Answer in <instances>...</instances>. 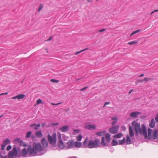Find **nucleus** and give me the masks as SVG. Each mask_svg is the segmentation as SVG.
<instances>
[{
    "label": "nucleus",
    "mask_w": 158,
    "mask_h": 158,
    "mask_svg": "<svg viewBox=\"0 0 158 158\" xmlns=\"http://www.w3.org/2000/svg\"><path fill=\"white\" fill-rule=\"evenodd\" d=\"M126 143L128 144H131L132 141L128 135L127 136V139L126 140Z\"/></svg>",
    "instance_id": "5701e85b"
},
{
    "label": "nucleus",
    "mask_w": 158,
    "mask_h": 158,
    "mask_svg": "<svg viewBox=\"0 0 158 158\" xmlns=\"http://www.w3.org/2000/svg\"><path fill=\"white\" fill-rule=\"evenodd\" d=\"M110 103V102H105V104L106 105H108Z\"/></svg>",
    "instance_id": "680f3d73"
},
{
    "label": "nucleus",
    "mask_w": 158,
    "mask_h": 158,
    "mask_svg": "<svg viewBox=\"0 0 158 158\" xmlns=\"http://www.w3.org/2000/svg\"><path fill=\"white\" fill-rule=\"evenodd\" d=\"M58 139H61V135L60 133L58 134Z\"/></svg>",
    "instance_id": "de8ad7c7"
},
{
    "label": "nucleus",
    "mask_w": 158,
    "mask_h": 158,
    "mask_svg": "<svg viewBox=\"0 0 158 158\" xmlns=\"http://www.w3.org/2000/svg\"><path fill=\"white\" fill-rule=\"evenodd\" d=\"M48 139L49 143L52 145H54L56 143V133H53L52 135L50 134L48 135Z\"/></svg>",
    "instance_id": "39448f33"
},
{
    "label": "nucleus",
    "mask_w": 158,
    "mask_h": 158,
    "mask_svg": "<svg viewBox=\"0 0 158 158\" xmlns=\"http://www.w3.org/2000/svg\"><path fill=\"white\" fill-rule=\"evenodd\" d=\"M155 122L154 118H152L149 123V126L151 128H153L155 126Z\"/></svg>",
    "instance_id": "a211bd4d"
},
{
    "label": "nucleus",
    "mask_w": 158,
    "mask_h": 158,
    "mask_svg": "<svg viewBox=\"0 0 158 158\" xmlns=\"http://www.w3.org/2000/svg\"><path fill=\"white\" fill-rule=\"evenodd\" d=\"M43 7V6L42 4H40L39 6V9L38 10V11L40 12L41 9H42V8Z\"/></svg>",
    "instance_id": "e433bc0d"
},
{
    "label": "nucleus",
    "mask_w": 158,
    "mask_h": 158,
    "mask_svg": "<svg viewBox=\"0 0 158 158\" xmlns=\"http://www.w3.org/2000/svg\"><path fill=\"white\" fill-rule=\"evenodd\" d=\"M143 76H144V74H142L139 76V77H143Z\"/></svg>",
    "instance_id": "0e129e2a"
},
{
    "label": "nucleus",
    "mask_w": 158,
    "mask_h": 158,
    "mask_svg": "<svg viewBox=\"0 0 158 158\" xmlns=\"http://www.w3.org/2000/svg\"><path fill=\"white\" fill-rule=\"evenodd\" d=\"M28 155L31 156H35L38 155L37 154L39 152H40L44 150L41 143H34L33 144V147L29 145L28 147Z\"/></svg>",
    "instance_id": "f257e3e1"
},
{
    "label": "nucleus",
    "mask_w": 158,
    "mask_h": 158,
    "mask_svg": "<svg viewBox=\"0 0 158 158\" xmlns=\"http://www.w3.org/2000/svg\"><path fill=\"white\" fill-rule=\"evenodd\" d=\"M133 91V89H131V90L129 91V94H131V92H132Z\"/></svg>",
    "instance_id": "052dcab7"
},
{
    "label": "nucleus",
    "mask_w": 158,
    "mask_h": 158,
    "mask_svg": "<svg viewBox=\"0 0 158 158\" xmlns=\"http://www.w3.org/2000/svg\"><path fill=\"white\" fill-rule=\"evenodd\" d=\"M2 155L1 153H0V158H2Z\"/></svg>",
    "instance_id": "338daca9"
},
{
    "label": "nucleus",
    "mask_w": 158,
    "mask_h": 158,
    "mask_svg": "<svg viewBox=\"0 0 158 158\" xmlns=\"http://www.w3.org/2000/svg\"><path fill=\"white\" fill-rule=\"evenodd\" d=\"M138 42L137 41H134L128 43V44L130 45H133L137 44Z\"/></svg>",
    "instance_id": "7c9ffc66"
},
{
    "label": "nucleus",
    "mask_w": 158,
    "mask_h": 158,
    "mask_svg": "<svg viewBox=\"0 0 158 158\" xmlns=\"http://www.w3.org/2000/svg\"><path fill=\"white\" fill-rule=\"evenodd\" d=\"M32 133V132L31 131H29L26 134V138H28L30 137L31 134Z\"/></svg>",
    "instance_id": "72a5a7b5"
},
{
    "label": "nucleus",
    "mask_w": 158,
    "mask_h": 158,
    "mask_svg": "<svg viewBox=\"0 0 158 158\" xmlns=\"http://www.w3.org/2000/svg\"><path fill=\"white\" fill-rule=\"evenodd\" d=\"M116 122H117V121H114L112 122V125H113V126L115 124V123H116Z\"/></svg>",
    "instance_id": "864d4df0"
},
{
    "label": "nucleus",
    "mask_w": 158,
    "mask_h": 158,
    "mask_svg": "<svg viewBox=\"0 0 158 158\" xmlns=\"http://www.w3.org/2000/svg\"><path fill=\"white\" fill-rule=\"evenodd\" d=\"M89 49V48H87L84 49H83L80 51H78V52H76L75 53V54L76 55H77L81 53L82 52H83L85 50H88Z\"/></svg>",
    "instance_id": "2f4dec72"
},
{
    "label": "nucleus",
    "mask_w": 158,
    "mask_h": 158,
    "mask_svg": "<svg viewBox=\"0 0 158 158\" xmlns=\"http://www.w3.org/2000/svg\"><path fill=\"white\" fill-rule=\"evenodd\" d=\"M67 158H77V157L75 156H73L69 157Z\"/></svg>",
    "instance_id": "4d7b16f0"
},
{
    "label": "nucleus",
    "mask_w": 158,
    "mask_h": 158,
    "mask_svg": "<svg viewBox=\"0 0 158 158\" xmlns=\"http://www.w3.org/2000/svg\"><path fill=\"white\" fill-rule=\"evenodd\" d=\"M59 124L58 123H52V125L54 126H56L58 125Z\"/></svg>",
    "instance_id": "8fccbe9b"
},
{
    "label": "nucleus",
    "mask_w": 158,
    "mask_h": 158,
    "mask_svg": "<svg viewBox=\"0 0 158 158\" xmlns=\"http://www.w3.org/2000/svg\"><path fill=\"white\" fill-rule=\"evenodd\" d=\"M6 145H5L4 144H2L1 145V150H3L4 149Z\"/></svg>",
    "instance_id": "a18cd8bd"
},
{
    "label": "nucleus",
    "mask_w": 158,
    "mask_h": 158,
    "mask_svg": "<svg viewBox=\"0 0 158 158\" xmlns=\"http://www.w3.org/2000/svg\"><path fill=\"white\" fill-rule=\"evenodd\" d=\"M111 119L114 121H117V118L116 116H114L111 118Z\"/></svg>",
    "instance_id": "37998d69"
},
{
    "label": "nucleus",
    "mask_w": 158,
    "mask_h": 158,
    "mask_svg": "<svg viewBox=\"0 0 158 158\" xmlns=\"http://www.w3.org/2000/svg\"><path fill=\"white\" fill-rule=\"evenodd\" d=\"M87 1L88 2H93V0H87Z\"/></svg>",
    "instance_id": "bf43d9fd"
},
{
    "label": "nucleus",
    "mask_w": 158,
    "mask_h": 158,
    "mask_svg": "<svg viewBox=\"0 0 158 158\" xmlns=\"http://www.w3.org/2000/svg\"><path fill=\"white\" fill-rule=\"evenodd\" d=\"M140 114V112H134L131 113L130 114V116L132 117H137L138 115Z\"/></svg>",
    "instance_id": "2eb2a0df"
},
{
    "label": "nucleus",
    "mask_w": 158,
    "mask_h": 158,
    "mask_svg": "<svg viewBox=\"0 0 158 158\" xmlns=\"http://www.w3.org/2000/svg\"><path fill=\"white\" fill-rule=\"evenodd\" d=\"M60 130L63 132H65L69 130V126H63L60 128Z\"/></svg>",
    "instance_id": "1a4fd4ad"
},
{
    "label": "nucleus",
    "mask_w": 158,
    "mask_h": 158,
    "mask_svg": "<svg viewBox=\"0 0 158 158\" xmlns=\"http://www.w3.org/2000/svg\"><path fill=\"white\" fill-rule=\"evenodd\" d=\"M118 125H116L110 127L109 130V132L112 134L116 133L118 131Z\"/></svg>",
    "instance_id": "423d86ee"
},
{
    "label": "nucleus",
    "mask_w": 158,
    "mask_h": 158,
    "mask_svg": "<svg viewBox=\"0 0 158 158\" xmlns=\"http://www.w3.org/2000/svg\"><path fill=\"white\" fill-rule=\"evenodd\" d=\"M18 155V151L15 146L14 147L12 151L9 152L8 156H6L4 157L2 156V158H14Z\"/></svg>",
    "instance_id": "20e7f679"
},
{
    "label": "nucleus",
    "mask_w": 158,
    "mask_h": 158,
    "mask_svg": "<svg viewBox=\"0 0 158 158\" xmlns=\"http://www.w3.org/2000/svg\"><path fill=\"white\" fill-rule=\"evenodd\" d=\"M85 128L89 130L95 129L96 128V126L95 125H89L85 126Z\"/></svg>",
    "instance_id": "ddd939ff"
},
{
    "label": "nucleus",
    "mask_w": 158,
    "mask_h": 158,
    "mask_svg": "<svg viewBox=\"0 0 158 158\" xmlns=\"http://www.w3.org/2000/svg\"><path fill=\"white\" fill-rule=\"evenodd\" d=\"M111 144L112 146H115L118 145V143L117 140L114 139L112 140Z\"/></svg>",
    "instance_id": "a878e982"
},
{
    "label": "nucleus",
    "mask_w": 158,
    "mask_h": 158,
    "mask_svg": "<svg viewBox=\"0 0 158 158\" xmlns=\"http://www.w3.org/2000/svg\"><path fill=\"white\" fill-rule=\"evenodd\" d=\"M155 12L154 11V10H153V11H152L151 13H150V15H152L154 13H155Z\"/></svg>",
    "instance_id": "e2e57ef3"
},
{
    "label": "nucleus",
    "mask_w": 158,
    "mask_h": 158,
    "mask_svg": "<svg viewBox=\"0 0 158 158\" xmlns=\"http://www.w3.org/2000/svg\"><path fill=\"white\" fill-rule=\"evenodd\" d=\"M50 81L54 83H58L59 82L58 80L54 79H51Z\"/></svg>",
    "instance_id": "4c0bfd02"
},
{
    "label": "nucleus",
    "mask_w": 158,
    "mask_h": 158,
    "mask_svg": "<svg viewBox=\"0 0 158 158\" xmlns=\"http://www.w3.org/2000/svg\"><path fill=\"white\" fill-rule=\"evenodd\" d=\"M101 144L103 146H107L108 145L107 144L106 142L105 141V137H102L101 139Z\"/></svg>",
    "instance_id": "aec40b11"
},
{
    "label": "nucleus",
    "mask_w": 158,
    "mask_h": 158,
    "mask_svg": "<svg viewBox=\"0 0 158 158\" xmlns=\"http://www.w3.org/2000/svg\"><path fill=\"white\" fill-rule=\"evenodd\" d=\"M105 138L106 141L108 142H110V135L108 133L105 134Z\"/></svg>",
    "instance_id": "6ab92c4d"
},
{
    "label": "nucleus",
    "mask_w": 158,
    "mask_h": 158,
    "mask_svg": "<svg viewBox=\"0 0 158 158\" xmlns=\"http://www.w3.org/2000/svg\"><path fill=\"white\" fill-rule=\"evenodd\" d=\"M157 136L158 141V129L154 130L152 136V138L153 139H156L157 138Z\"/></svg>",
    "instance_id": "9d476101"
},
{
    "label": "nucleus",
    "mask_w": 158,
    "mask_h": 158,
    "mask_svg": "<svg viewBox=\"0 0 158 158\" xmlns=\"http://www.w3.org/2000/svg\"><path fill=\"white\" fill-rule=\"evenodd\" d=\"M42 144L44 148H47L48 145V142L45 138H43L41 139Z\"/></svg>",
    "instance_id": "6e6552de"
},
{
    "label": "nucleus",
    "mask_w": 158,
    "mask_h": 158,
    "mask_svg": "<svg viewBox=\"0 0 158 158\" xmlns=\"http://www.w3.org/2000/svg\"><path fill=\"white\" fill-rule=\"evenodd\" d=\"M118 142L119 144L122 145L125 142V138L124 137L122 140H119Z\"/></svg>",
    "instance_id": "c756f323"
},
{
    "label": "nucleus",
    "mask_w": 158,
    "mask_h": 158,
    "mask_svg": "<svg viewBox=\"0 0 158 158\" xmlns=\"http://www.w3.org/2000/svg\"><path fill=\"white\" fill-rule=\"evenodd\" d=\"M81 145V143L76 141L75 143V144H74V146L76 148H79L80 147Z\"/></svg>",
    "instance_id": "393cba45"
},
{
    "label": "nucleus",
    "mask_w": 158,
    "mask_h": 158,
    "mask_svg": "<svg viewBox=\"0 0 158 158\" xmlns=\"http://www.w3.org/2000/svg\"><path fill=\"white\" fill-rule=\"evenodd\" d=\"M129 134L131 137H132L134 136V133L133 130L132 128V127L131 126H129Z\"/></svg>",
    "instance_id": "4be33fe9"
},
{
    "label": "nucleus",
    "mask_w": 158,
    "mask_h": 158,
    "mask_svg": "<svg viewBox=\"0 0 158 158\" xmlns=\"http://www.w3.org/2000/svg\"><path fill=\"white\" fill-rule=\"evenodd\" d=\"M105 132L106 131H105L98 132L96 133V135L98 136H103L104 135Z\"/></svg>",
    "instance_id": "412c9836"
},
{
    "label": "nucleus",
    "mask_w": 158,
    "mask_h": 158,
    "mask_svg": "<svg viewBox=\"0 0 158 158\" xmlns=\"http://www.w3.org/2000/svg\"><path fill=\"white\" fill-rule=\"evenodd\" d=\"M62 103V102H59L56 104H55V103L52 102L51 103V104L52 105H58L60 104H61Z\"/></svg>",
    "instance_id": "a19ab883"
},
{
    "label": "nucleus",
    "mask_w": 158,
    "mask_h": 158,
    "mask_svg": "<svg viewBox=\"0 0 158 158\" xmlns=\"http://www.w3.org/2000/svg\"><path fill=\"white\" fill-rule=\"evenodd\" d=\"M74 132L75 133H78L79 132H80V131L79 130H74Z\"/></svg>",
    "instance_id": "603ef678"
},
{
    "label": "nucleus",
    "mask_w": 158,
    "mask_h": 158,
    "mask_svg": "<svg viewBox=\"0 0 158 158\" xmlns=\"http://www.w3.org/2000/svg\"><path fill=\"white\" fill-rule=\"evenodd\" d=\"M58 145L59 147L60 148H63L65 147V145L64 144L62 139H59L58 141Z\"/></svg>",
    "instance_id": "4468645a"
},
{
    "label": "nucleus",
    "mask_w": 158,
    "mask_h": 158,
    "mask_svg": "<svg viewBox=\"0 0 158 158\" xmlns=\"http://www.w3.org/2000/svg\"><path fill=\"white\" fill-rule=\"evenodd\" d=\"M46 123H41V126L43 128H44L45 126L46 125Z\"/></svg>",
    "instance_id": "09e8293b"
},
{
    "label": "nucleus",
    "mask_w": 158,
    "mask_h": 158,
    "mask_svg": "<svg viewBox=\"0 0 158 158\" xmlns=\"http://www.w3.org/2000/svg\"><path fill=\"white\" fill-rule=\"evenodd\" d=\"M40 127V124L36 125L35 123L31 124L30 125V127H34V129L35 130H37Z\"/></svg>",
    "instance_id": "9b49d317"
},
{
    "label": "nucleus",
    "mask_w": 158,
    "mask_h": 158,
    "mask_svg": "<svg viewBox=\"0 0 158 158\" xmlns=\"http://www.w3.org/2000/svg\"><path fill=\"white\" fill-rule=\"evenodd\" d=\"M10 139H9L8 138H6L3 141L4 144L5 145H6L10 143Z\"/></svg>",
    "instance_id": "c85d7f7f"
},
{
    "label": "nucleus",
    "mask_w": 158,
    "mask_h": 158,
    "mask_svg": "<svg viewBox=\"0 0 158 158\" xmlns=\"http://www.w3.org/2000/svg\"><path fill=\"white\" fill-rule=\"evenodd\" d=\"M52 36H50L48 39V40L49 41L51 40L52 39Z\"/></svg>",
    "instance_id": "6e6d98bb"
},
{
    "label": "nucleus",
    "mask_w": 158,
    "mask_h": 158,
    "mask_svg": "<svg viewBox=\"0 0 158 158\" xmlns=\"http://www.w3.org/2000/svg\"><path fill=\"white\" fill-rule=\"evenodd\" d=\"M137 81L138 82H142L143 81V80H141V79H138L137 80Z\"/></svg>",
    "instance_id": "5fc2aeb1"
},
{
    "label": "nucleus",
    "mask_w": 158,
    "mask_h": 158,
    "mask_svg": "<svg viewBox=\"0 0 158 158\" xmlns=\"http://www.w3.org/2000/svg\"><path fill=\"white\" fill-rule=\"evenodd\" d=\"M19 143L20 146H23L24 147H26L28 145L27 144L25 143L24 142H23L22 140H21L20 141Z\"/></svg>",
    "instance_id": "bb28decb"
},
{
    "label": "nucleus",
    "mask_w": 158,
    "mask_h": 158,
    "mask_svg": "<svg viewBox=\"0 0 158 158\" xmlns=\"http://www.w3.org/2000/svg\"><path fill=\"white\" fill-rule=\"evenodd\" d=\"M154 10L155 12H158V9L155 10Z\"/></svg>",
    "instance_id": "69168bd1"
},
{
    "label": "nucleus",
    "mask_w": 158,
    "mask_h": 158,
    "mask_svg": "<svg viewBox=\"0 0 158 158\" xmlns=\"http://www.w3.org/2000/svg\"><path fill=\"white\" fill-rule=\"evenodd\" d=\"M21 141V140H20V139L19 138H16L14 140L15 141L19 143H20V142Z\"/></svg>",
    "instance_id": "ea45409f"
},
{
    "label": "nucleus",
    "mask_w": 158,
    "mask_h": 158,
    "mask_svg": "<svg viewBox=\"0 0 158 158\" xmlns=\"http://www.w3.org/2000/svg\"><path fill=\"white\" fill-rule=\"evenodd\" d=\"M35 134L36 137L38 138H41L43 136L41 130L36 131L35 132Z\"/></svg>",
    "instance_id": "dca6fc26"
},
{
    "label": "nucleus",
    "mask_w": 158,
    "mask_h": 158,
    "mask_svg": "<svg viewBox=\"0 0 158 158\" xmlns=\"http://www.w3.org/2000/svg\"><path fill=\"white\" fill-rule=\"evenodd\" d=\"M22 153L23 155L24 156H26L27 154H28V150L27 151L26 148H24L22 150Z\"/></svg>",
    "instance_id": "b1692460"
},
{
    "label": "nucleus",
    "mask_w": 158,
    "mask_h": 158,
    "mask_svg": "<svg viewBox=\"0 0 158 158\" xmlns=\"http://www.w3.org/2000/svg\"><path fill=\"white\" fill-rule=\"evenodd\" d=\"M42 102V101L41 99H38L36 101V103L37 104H39Z\"/></svg>",
    "instance_id": "58836bf2"
},
{
    "label": "nucleus",
    "mask_w": 158,
    "mask_h": 158,
    "mask_svg": "<svg viewBox=\"0 0 158 158\" xmlns=\"http://www.w3.org/2000/svg\"><path fill=\"white\" fill-rule=\"evenodd\" d=\"M82 136L81 134H79L77 137V139L78 141H81L82 139Z\"/></svg>",
    "instance_id": "c9c22d12"
},
{
    "label": "nucleus",
    "mask_w": 158,
    "mask_h": 158,
    "mask_svg": "<svg viewBox=\"0 0 158 158\" xmlns=\"http://www.w3.org/2000/svg\"><path fill=\"white\" fill-rule=\"evenodd\" d=\"M123 135L122 133H118L117 135H114V137L115 138H119L122 136Z\"/></svg>",
    "instance_id": "cd10ccee"
},
{
    "label": "nucleus",
    "mask_w": 158,
    "mask_h": 158,
    "mask_svg": "<svg viewBox=\"0 0 158 158\" xmlns=\"http://www.w3.org/2000/svg\"><path fill=\"white\" fill-rule=\"evenodd\" d=\"M88 87H84V88H82V89H80V91H84V90H85V89H86Z\"/></svg>",
    "instance_id": "3c124183"
},
{
    "label": "nucleus",
    "mask_w": 158,
    "mask_h": 158,
    "mask_svg": "<svg viewBox=\"0 0 158 158\" xmlns=\"http://www.w3.org/2000/svg\"><path fill=\"white\" fill-rule=\"evenodd\" d=\"M67 149H70L73 147L74 146V141L73 140H69L66 143Z\"/></svg>",
    "instance_id": "0eeeda50"
},
{
    "label": "nucleus",
    "mask_w": 158,
    "mask_h": 158,
    "mask_svg": "<svg viewBox=\"0 0 158 158\" xmlns=\"http://www.w3.org/2000/svg\"><path fill=\"white\" fill-rule=\"evenodd\" d=\"M142 30L141 29H138L137 30L133 31V32L131 33V34L130 35V36H131L132 35H134L135 34H136L137 33L141 31Z\"/></svg>",
    "instance_id": "473e14b6"
},
{
    "label": "nucleus",
    "mask_w": 158,
    "mask_h": 158,
    "mask_svg": "<svg viewBox=\"0 0 158 158\" xmlns=\"http://www.w3.org/2000/svg\"><path fill=\"white\" fill-rule=\"evenodd\" d=\"M106 30V29L103 28L102 29L98 30V31L99 32H102L104 31H105Z\"/></svg>",
    "instance_id": "49530a36"
},
{
    "label": "nucleus",
    "mask_w": 158,
    "mask_h": 158,
    "mask_svg": "<svg viewBox=\"0 0 158 158\" xmlns=\"http://www.w3.org/2000/svg\"><path fill=\"white\" fill-rule=\"evenodd\" d=\"M11 148H12L11 146L10 145H8L7 146V147L6 150L7 151H9L11 149Z\"/></svg>",
    "instance_id": "79ce46f5"
},
{
    "label": "nucleus",
    "mask_w": 158,
    "mask_h": 158,
    "mask_svg": "<svg viewBox=\"0 0 158 158\" xmlns=\"http://www.w3.org/2000/svg\"><path fill=\"white\" fill-rule=\"evenodd\" d=\"M106 106V105L104 103L103 106V107H105Z\"/></svg>",
    "instance_id": "774afa93"
},
{
    "label": "nucleus",
    "mask_w": 158,
    "mask_h": 158,
    "mask_svg": "<svg viewBox=\"0 0 158 158\" xmlns=\"http://www.w3.org/2000/svg\"><path fill=\"white\" fill-rule=\"evenodd\" d=\"M156 122L158 123V113L157 114L155 118Z\"/></svg>",
    "instance_id": "c03bdc74"
},
{
    "label": "nucleus",
    "mask_w": 158,
    "mask_h": 158,
    "mask_svg": "<svg viewBox=\"0 0 158 158\" xmlns=\"http://www.w3.org/2000/svg\"><path fill=\"white\" fill-rule=\"evenodd\" d=\"M100 143V140L98 139L94 140V141L91 140L88 142V139L87 138L83 142V145L85 148H91L98 147Z\"/></svg>",
    "instance_id": "7ed1b4c3"
},
{
    "label": "nucleus",
    "mask_w": 158,
    "mask_h": 158,
    "mask_svg": "<svg viewBox=\"0 0 158 158\" xmlns=\"http://www.w3.org/2000/svg\"><path fill=\"white\" fill-rule=\"evenodd\" d=\"M69 110V109H65L64 110V111H65L66 112H67Z\"/></svg>",
    "instance_id": "13d9d810"
},
{
    "label": "nucleus",
    "mask_w": 158,
    "mask_h": 158,
    "mask_svg": "<svg viewBox=\"0 0 158 158\" xmlns=\"http://www.w3.org/2000/svg\"><path fill=\"white\" fill-rule=\"evenodd\" d=\"M152 130L150 128L148 129V139H151L152 138Z\"/></svg>",
    "instance_id": "f3484780"
},
{
    "label": "nucleus",
    "mask_w": 158,
    "mask_h": 158,
    "mask_svg": "<svg viewBox=\"0 0 158 158\" xmlns=\"http://www.w3.org/2000/svg\"><path fill=\"white\" fill-rule=\"evenodd\" d=\"M132 126L137 134L143 135L144 136L145 138L147 137V130L146 126L144 124H142L141 125L142 128H141L140 123L134 121L132 123Z\"/></svg>",
    "instance_id": "f03ea898"
},
{
    "label": "nucleus",
    "mask_w": 158,
    "mask_h": 158,
    "mask_svg": "<svg viewBox=\"0 0 158 158\" xmlns=\"http://www.w3.org/2000/svg\"><path fill=\"white\" fill-rule=\"evenodd\" d=\"M153 78H149V77H145L144 79H143V81H146V82H148L150 80H151V79H153Z\"/></svg>",
    "instance_id": "f704fd0d"
},
{
    "label": "nucleus",
    "mask_w": 158,
    "mask_h": 158,
    "mask_svg": "<svg viewBox=\"0 0 158 158\" xmlns=\"http://www.w3.org/2000/svg\"><path fill=\"white\" fill-rule=\"evenodd\" d=\"M25 97L24 94H19L17 96L14 97L12 98V99H21Z\"/></svg>",
    "instance_id": "f8f14e48"
}]
</instances>
